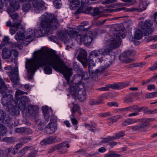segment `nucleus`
<instances>
[{
    "label": "nucleus",
    "mask_w": 157,
    "mask_h": 157,
    "mask_svg": "<svg viewBox=\"0 0 157 157\" xmlns=\"http://www.w3.org/2000/svg\"><path fill=\"white\" fill-rule=\"evenodd\" d=\"M89 24V22L88 21H86L82 22L80 25L81 27H84L86 26L87 25Z\"/></svg>",
    "instance_id": "nucleus-63"
},
{
    "label": "nucleus",
    "mask_w": 157,
    "mask_h": 157,
    "mask_svg": "<svg viewBox=\"0 0 157 157\" xmlns=\"http://www.w3.org/2000/svg\"><path fill=\"white\" fill-rule=\"evenodd\" d=\"M28 100L26 96L23 97L19 103V108L23 111L25 109V102Z\"/></svg>",
    "instance_id": "nucleus-19"
},
{
    "label": "nucleus",
    "mask_w": 157,
    "mask_h": 157,
    "mask_svg": "<svg viewBox=\"0 0 157 157\" xmlns=\"http://www.w3.org/2000/svg\"><path fill=\"white\" fill-rule=\"evenodd\" d=\"M58 150L57 146V145H56L52 147H51L50 149H49L48 152L49 153H51L55 150Z\"/></svg>",
    "instance_id": "nucleus-49"
},
{
    "label": "nucleus",
    "mask_w": 157,
    "mask_h": 157,
    "mask_svg": "<svg viewBox=\"0 0 157 157\" xmlns=\"http://www.w3.org/2000/svg\"><path fill=\"white\" fill-rule=\"evenodd\" d=\"M84 125L85 128L89 130L94 132L96 130L94 129V127L93 125H90L88 124H85Z\"/></svg>",
    "instance_id": "nucleus-39"
},
{
    "label": "nucleus",
    "mask_w": 157,
    "mask_h": 157,
    "mask_svg": "<svg viewBox=\"0 0 157 157\" xmlns=\"http://www.w3.org/2000/svg\"><path fill=\"white\" fill-rule=\"evenodd\" d=\"M146 63L145 62H142L135 63L134 65V66L135 67H142L145 65Z\"/></svg>",
    "instance_id": "nucleus-44"
},
{
    "label": "nucleus",
    "mask_w": 157,
    "mask_h": 157,
    "mask_svg": "<svg viewBox=\"0 0 157 157\" xmlns=\"http://www.w3.org/2000/svg\"><path fill=\"white\" fill-rule=\"evenodd\" d=\"M139 114V113L138 112H133L131 113H129L128 116L129 117H134L138 115Z\"/></svg>",
    "instance_id": "nucleus-54"
},
{
    "label": "nucleus",
    "mask_w": 157,
    "mask_h": 157,
    "mask_svg": "<svg viewBox=\"0 0 157 157\" xmlns=\"http://www.w3.org/2000/svg\"><path fill=\"white\" fill-rule=\"evenodd\" d=\"M110 88L113 89H119L118 83L109 85Z\"/></svg>",
    "instance_id": "nucleus-53"
},
{
    "label": "nucleus",
    "mask_w": 157,
    "mask_h": 157,
    "mask_svg": "<svg viewBox=\"0 0 157 157\" xmlns=\"http://www.w3.org/2000/svg\"><path fill=\"white\" fill-rule=\"evenodd\" d=\"M10 4L14 10H17L20 7L19 2L16 0H10Z\"/></svg>",
    "instance_id": "nucleus-24"
},
{
    "label": "nucleus",
    "mask_w": 157,
    "mask_h": 157,
    "mask_svg": "<svg viewBox=\"0 0 157 157\" xmlns=\"http://www.w3.org/2000/svg\"><path fill=\"white\" fill-rule=\"evenodd\" d=\"M121 116L118 115L116 117H113L110 118H109L108 120L110 122L113 123L116 122L118 119L121 118Z\"/></svg>",
    "instance_id": "nucleus-35"
},
{
    "label": "nucleus",
    "mask_w": 157,
    "mask_h": 157,
    "mask_svg": "<svg viewBox=\"0 0 157 157\" xmlns=\"http://www.w3.org/2000/svg\"><path fill=\"white\" fill-rule=\"evenodd\" d=\"M22 145L23 144L21 143L17 144L14 147L15 150H18L19 148H20L22 147Z\"/></svg>",
    "instance_id": "nucleus-57"
},
{
    "label": "nucleus",
    "mask_w": 157,
    "mask_h": 157,
    "mask_svg": "<svg viewBox=\"0 0 157 157\" xmlns=\"http://www.w3.org/2000/svg\"><path fill=\"white\" fill-rule=\"evenodd\" d=\"M157 96V91L147 94L145 97L147 98H151Z\"/></svg>",
    "instance_id": "nucleus-37"
},
{
    "label": "nucleus",
    "mask_w": 157,
    "mask_h": 157,
    "mask_svg": "<svg viewBox=\"0 0 157 157\" xmlns=\"http://www.w3.org/2000/svg\"><path fill=\"white\" fill-rule=\"evenodd\" d=\"M2 53V56L4 59L9 58L11 57V50L6 48L3 49Z\"/></svg>",
    "instance_id": "nucleus-25"
},
{
    "label": "nucleus",
    "mask_w": 157,
    "mask_h": 157,
    "mask_svg": "<svg viewBox=\"0 0 157 157\" xmlns=\"http://www.w3.org/2000/svg\"><path fill=\"white\" fill-rule=\"evenodd\" d=\"M25 28L22 31H18L15 36V39L18 42L21 44H27L31 42L34 37V32L31 29H29L26 31L25 35Z\"/></svg>",
    "instance_id": "nucleus-8"
},
{
    "label": "nucleus",
    "mask_w": 157,
    "mask_h": 157,
    "mask_svg": "<svg viewBox=\"0 0 157 157\" xmlns=\"http://www.w3.org/2000/svg\"><path fill=\"white\" fill-rule=\"evenodd\" d=\"M135 55L134 52L132 51L124 52L120 55L119 59L123 63H129L132 61V59H130L129 57L133 56Z\"/></svg>",
    "instance_id": "nucleus-13"
},
{
    "label": "nucleus",
    "mask_w": 157,
    "mask_h": 157,
    "mask_svg": "<svg viewBox=\"0 0 157 157\" xmlns=\"http://www.w3.org/2000/svg\"><path fill=\"white\" fill-rule=\"evenodd\" d=\"M152 24L150 21H146L140 22L138 28L136 29L134 33V38L135 40H140L143 36H147L151 33L152 30L151 27Z\"/></svg>",
    "instance_id": "nucleus-6"
},
{
    "label": "nucleus",
    "mask_w": 157,
    "mask_h": 157,
    "mask_svg": "<svg viewBox=\"0 0 157 157\" xmlns=\"http://www.w3.org/2000/svg\"><path fill=\"white\" fill-rule=\"evenodd\" d=\"M151 119L149 118H144L142 119H136L137 121V122H141L142 124H144V127L146 126V125L145 124L146 123L149 122L151 121Z\"/></svg>",
    "instance_id": "nucleus-31"
},
{
    "label": "nucleus",
    "mask_w": 157,
    "mask_h": 157,
    "mask_svg": "<svg viewBox=\"0 0 157 157\" xmlns=\"http://www.w3.org/2000/svg\"><path fill=\"white\" fill-rule=\"evenodd\" d=\"M148 4L146 2L144 1L140 2L138 8L133 7L129 9H125V10L127 12H132L135 11H137L138 12H141L145 10Z\"/></svg>",
    "instance_id": "nucleus-15"
},
{
    "label": "nucleus",
    "mask_w": 157,
    "mask_h": 157,
    "mask_svg": "<svg viewBox=\"0 0 157 157\" xmlns=\"http://www.w3.org/2000/svg\"><path fill=\"white\" fill-rule=\"evenodd\" d=\"M57 129V121L56 119H51L47 126L46 130L48 134H52Z\"/></svg>",
    "instance_id": "nucleus-14"
},
{
    "label": "nucleus",
    "mask_w": 157,
    "mask_h": 157,
    "mask_svg": "<svg viewBox=\"0 0 157 157\" xmlns=\"http://www.w3.org/2000/svg\"><path fill=\"white\" fill-rule=\"evenodd\" d=\"M89 105H98L97 100L93 99H90L89 101Z\"/></svg>",
    "instance_id": "nucleus-46"
},
{
    "label": "nucleus",
    "mask_w": 157,
    "mask_h": 157,
    "mask_svg": "<svg viewBox=\"0 0 157 157\" xmlns=\"http://www.w3.org/2000/svg\"><path fill=\"white\" fill-rule=\"evenodd\" d=\"M43 21L41 22V28L38 30H33L34 32V36H42L48 34L52 26L56 27L58 23L55 16L50 13H44L42 15Z\"/></svg>",
    "instance_id": "nucleus-3"
},
{
    "label": "nucleus",
    "mask_w": 157,
    "mask_h": 157,
    "mask_svg": "<svg viewBox=\"0 0 157 157\" xmlns=\"http://www.w3.org/2000/svg\"><path fill=\"white\" fill-rule=\"evenodd\" d=\"M6 26L10 27V32L11 35H13L17 31H22L24 30V26L20 23L14 22L12 24L10 21L6 23Z\"/></svg>",
    "instance_id": "nucleus-12"
},
{
    "label": "nucleus",
    "mask_w": 157,
    "mask_h": 157,
    "mask_svg": "<svg viewBox=\"0 0 157 157\" xmlns=\"http://www.w3.org/2000/svg\"><path fill=\"white\" fill-rule=\"evenodd\" d=\"M7 87L5 85L3 80L0 79V93L2 94V103L4 105L6 106L10 112H16L18 108L16 107V103L13 100V97L11 95L3 94L7 90Z\"/></svg>",
    "instance_id": "nucleus-5"
},
{
    "label": "nucleus",
    "mask_w": 157,
    "mask_h": 157,
    "mask_svg": "<svg viewBox=\"0 0 157 157\" xmlns=\"http://www.w3.org/2000/svg\"><path fill=\"white\" fill-rule=\"evenodd\" d=\"M133 100L130 97H127L125 98L124 102L126 104H129L133 102Z\"/></svg>",
    "instance_id": "nucleus-43"
},
{
    "label": "nucleus",
    "mask_w": 157,
    "mask_h": 157,
    "mask_svg": "<svg viewBox=\"0 0 157 157\" xmlns=\"http://www.w3.org/2000/svg\"><path fill=\"white\" fill-rule=\"evenodd\" d=\"M28 147H27L22 148L21 151H20L18 153L19 156L21 157L23 156L28 151Z\"/></svg>",
    "instance_id": "nucleus-38"
},
{
    "label": "nucleus",
    "mask_w": 157,
    "mask_h": 157,
    "mask_svg": "<svg viewBox=\"0 0 157 157\" xmlns=\"http://www.w3.org/2000/svg\"><path fill=\"white\" fill-rule=\"evenodd\" d=\"M37 155V152L35 151H33L29 153L27 157H35Z\"/></svg>",
    "instance_id": "nucleus-47"
},
{
    "label": "nucleus",
    "mask_w": 157,
    "mask_h": 157,
    "mask_svg": "<svg viewBox=\"0 0 157 157\" xmlns=\"http://www.w3.org/2000/svg\"><path fill=\"white\" fill-rule=\"evenodd\" d=\"M3 140L8 143H10L12 142V138L10 137L5 138Z\"/></svg>",
    "instance_id": "nucleus-60"
},
{
    "label": "nucleus",
    "mask_w": 157,
    "mask_h": 157,
    "mask_svg": "<svg viewBox=\"0 0 157 157\" xmlns=\"http://www.w3.org/2000/svg\"><path fill=\"white\" fill-rule=\"evenodd\" d=\"M30 137L25 138H24L21 139V141L23 143H25L28 142L30 140Z\"/></svg>",
    "instance_id": "nucleus-52"
},
{
    "label": "nucleus",
    "mask_w": 157,
    "mask_h": 157,
    "mask_svg": "<svg viewBox=\"0 0 157 157\" xmlns=\"http://www.w3.org/2000/svg\"><path fill=\"white\" fill-rule=\"evenodd\" d=\"M58 150L61 149L62 148L66 147L68 148L69 147V145L66 142L61 143L59 144L56 145Z\"/></svg>",
    "instance_id": "nucleus-33"
},
{
    "label": "nucleus",
    "mask_w": 157,
    "mask_h": 157,
    "mask_svg": "<svg viewBox=\"0 0 157 157\" xmlns=\"http://www.w3.org/2000/svg\"><path fill=\"white\" fill-rule=\"evenodd\" d=\"M53 4L56 8H59L62 5L61 1L60 0L55 1L53 2Z\"/></svg>",
    "instance_id": "nucleus-42"
},
{
    "label": "nucleus",
    "mask_w": 157,
    "mask_h": 157,
    "mask_svg": "<svg viewBox=\"0 0 157 157\" xmlns=\"http://www.w3.org/2000/svg\"><path fill=\"white\" fill-rule=\"evenodd\" d=\"M6 128L2 124H0V135H4L6 132Z\"/></svg>",
    "instance_id": "nucleus-36"
},
{
    "label": "nucleus",
    "mask_w": 157,
    "mask_h": 157,
    "mask_svg": "<svg viewBox=\"0 0 157 157\" xmlns=\"http://www.w3.org/2000/svg\"><path fill=\"white\" fill-rule=\"evenodd\" d=\"M10 40V39L9 37L7 36H5L3 39V41L5 44H7L9 43Z\"/></svg>",
    "instance_id": "nucleus-61"
},
{
    "label": "nucleus",
    "mask_w": 157,
    "mask_h": 157,
    "mask_svg": "<svg viewBox=\"0 0 157 157\" xmlns=\"http://www.w3.org/2000/svg\"><path fill=\"white\" fill-rule=\"evenodd\" d=\"M137 122V121L136 119L131 118H128L122 122V124L124 126L136 123Z\"/></svg>",
    "instance_id": "nucleus-23"
},
{
    "label": "nucleus",
    "mask_w": 157,
    "mask_h": 157,
    "mask_svg": "<svg viewBox=\"0 0 157 157\" xmlns=\"http://www.w3.org/2000/svg\"><path fill=\"white\" fill-rule=\"evenodd\" d=\"M38 109L36 106L32 105L29 106V112L31 114H35L38 112Z\"/></svg>",
    "instance_id": "nucleus-26"
},
{
    "label": "nucleus",
    "mask_w": 157,
    "mask_h": 157,
    "mask_svg": "<svg viewBox=\"0 0 157 157\" xmlns=\"http://www.w3.org/2000/svg\"><path fill=\"white\" fill-rule=\"evenodd\" d=\"M89 77V74L87 73L86 72H82L81 75V78H82L83 79H88ZM80 77L79 75H75L74 77V79H80Z\"/></svg>",
    "instance_id": "nucleus-21"
},
{
    "label": "nucleus",
    "mask_w": 157,
    "mask_h": 157,
    "mask_svg": "<svg viewBox=\"0 0 157 157\" xmlns=\"http://www.w3.org/2000/svg\"><path fill=\"white\" fill-rule=\"evenodd\" d=\"M143 128H144V124H137L130 127L131 129L133 131H140Z\"/></svg>",
    "instance_id": "nucleus-27"
},
{
    "label": "nucleus",
    "mask_w": 157,
    "mask_h": 157,
    "mask_svg": "<svg viewBox=\"0 0 157 157\" xmlns=\"http://www.w3.org/2000/svg\"><path fill=\"white\" fill-rule=\"evenodd\" d=\"M137 105L130 106L124 108H119L118 109V112L121 113H124L128 111L135 110L137 109Z\"/></svg>",
    "instance_id": "nucleus-17"
},
{
    "label": "nucleus",
    "mask_w": 157,
    "mask_h": 157,
    "mask_svg": "<svg viewBox=\"0 0 157 157\" xmlns=\"http://www.w3.org/2000/svg\"><path fill=\"white\" fill-rule=\"evenodd\" d=\"M69 92L74 98H77L80 101H83L86 97L85 84L81 81L71 86Z\"/></svg>",
    "instance_id": "nucleus-7"
},
{
    "label": "nucleus",
    "mask_w": 157,
    "mask_h": 157,
    "mask_svg": "<svg viewBox=\"0 0 157 157\" xmlns=\"http://www.w3.org/2000/svg\"><path fill=\"white\" fill-rule=\"evenodd\" d=\"M11 55H13L14 57L17 56L18 55V52L15 50H11Z\"/></svg>",
    "instance_id": "nucleus-51"
},
{
    "label": "nucleus",
    "mask_w": 157,
    "mask_h": 157,
    "mask_svg": "<svg viewBox=\"0 0 157 157\" xmlns=\"http://www.w3.org/2000/svg\"><path fill=\"white\" fill-rule=\"evenodd\" d=\"M24 94V92L20 90H17L15 93V98L17 100H19V98L18 97L20 95L22 94Z\"/></svg>",
    "instance_id": "nucleus-41"
},
{
    "label": "nucleus",
    "mask_w": 157,
    "mask_h": 157,
    "mask_svg": "<svg viewBox=\"0 0 157 157\" xmlns=\"http://www.w3.org/2000/svg\"><path fill=\"white\" fill-rule=\"evenodd\" d=\"M43 67L46 74H52V67L56 71L63 73L67 83L69 84V78L72 75V69L66 66L62 60L57 55L45 53L38 50L34 52L33 59L28 60L26 64L27 71L32 73L39 68Z\"/></svg>",
    "instance_id": "nucleus-1"
},
{
    "label": "nucleus",
    "mask_w": 157,
    "mask_h": 157,
    "mask_svg": "<svg viewBox=\"0 0 157 157\" xmlns=\"http://www.w3.org/2000/svg\"><path fill=\"white\" fill-rule=\"evenodd\" d=\"M42 108L44 118L46 121H48L49 117V113L51 110L50 109H49L48 107L46 106H43Z\"/></svg>",
    "instance_id": "nucleus-20"
},
{
    "label": "nucleus",
    "mask_w": 157,
    "mask_h": 157,
    "mask_svg": "<svg viewBox=\"0 0 157 157\" xmlns=\"http://www.w3.org/2000/svg\"><path fill=\"white\" fill-rule=\"evenodd\" d=\"M56 137V136H49L42 140L40 142V144L42 145L52 144L55 142Z\"/></svg>",
    "instance_id": "nucleus-16"
},
{
    "label": "nucleus",
    "mask_w": 157,
    "mask_h": 157,
    "mask_svg": "<svg viewBox=\"0 0 157 157\" xmlns=\"http://www.w3.org/2000/svg\"><path fill=\"white\" fill-rule=\"evenodd\" d=\"M27 3L24 4L22 7V10L24 12H27L34 7L35 10H40L44 5V2L42 0H32L30 2L27 1Z\"/></svg>",
    "instance_id": "nucleus-10"
},
{
    "label": "nucleus",
    "mask_w": 157,
    "mask_h": 157,
    "mask_svg": "<svg viewBox=\"0 0 157 157\" xmlns=\"http://www.w3.org/2000/svg\"><path fill=\"white\" fill-rule=\"evenodd\" d=\"M120 156V155L117 154L114 152L110 151L106 154L105 157H119Z\"/></svg>",
    "instance_id": "nucleus-34"
},
{
    "label": "nucleus",
    "mask_w": 157,
    "mask_h": 157,
    "mask_svg": "<svg viewBox=\"0 0 157 157\" xmlns=\"http://www.w3.org/2000/svg\"><path fill=\"white\" fill-rule=\"evenodd\" d=\"M76 112H78V113L79 114H81L79 106L77 105H74L72 110V114L71 116L72 117H73V114Z\"/></svg>",
    "instance_id": "nucleus-30"
},
{
    "label": "nucleus",
    "mask_w": 157,
    "mask_h": 157,
    "mask_svg": "<svg viewBox=\"0 0 157 157\" xmlns=\"http://www.w3.org/2000/svg\"><path fill=\"white\" fill-rule=\"evenodd\" d=\"M15 131L16 132L20 134H22L24 133L26 134L28 133L31 134L32 132V131L31 129L25 128H16L15 129Z\"/></svg>",
    "instance_id": "nucleus-18"
},
{
    "label": "nucleus",
    "mask_w": 157,
    "mask_h": 157,
    "mask_svg": "<svg viewBox=\"0 0 157 157\" xmlns=\"http://www.w3.org/2000/svg\"><path fill=\"white\" fill-rule=\"evenodd\" d=\"M109 86H106L105 87L100 88L99 89V90H109Z\"/></svg>",
    "instance_id": "nucleus-55"
},
{
    "label": "nucleus",
    "mask_w": 157,
    "mask_h": 157,
    "mask_svg": "<svg viewBox=\"0 0 157 157\" xmlns=\"http://www.w3.org/2000/svg\"><path fill=\"white\" fill-rule=\"evenodd\" d=\"M147 89L148 90L151 91L155 89V86L154 84H150L147 86Z\"/></svg>",
    "instance_id": "nucleus-50"
},
{
    "label": "nucleus",
    "mask_w": 157,
    "mask_h": 157,
    "mask_svg": "<svg viewBox=\"0 0 157 157\" xmlns=\"http://www.w3.org/2000/svg\"><path fill=\"white\" fill-rule=\"evenodd\" d=\"M110 141V140L108 138L103 139L101 141V144H106L108 143Z\"/></svg>",
    "instance_id": "nucleus-56"
},
{
    "label": "nucleus",
    "mask_w": 157,
    "mask_h": 157,
    "mask_svg": "<svg viewBox=\"0 0 157 157\" xmlns=\"http://www.w3.org/2000/svg\"><path fill=\"white\" fill-rule=\"evenodd\" d=\"M154 21L157 25V12L155 13L154 14Z\"/></svg>",
    "instance_id": "nucleus-62"
},
{
    "label": "nucleus",
    "mask_w": 157,
    "mask_h": 157,
    "mask_svg": "<svg viewBox=\"0 0 157 157\" xmlns=\"http://www.w3.org/2000/svg\"><path fill=\"white\" fill-rule=\"evenodd\" d=\"M5 114L1 110H0V120L3 121L5 119Z\"/></svg>",
    "instance_id": "nucleus-48"
},
{
    "label": "nucleus",
    "mask_w": 157,
    "mask_h": 157,
    "mask_svg": "<svg viewBox=\"0 0 157 157\" xmlns=\"http://www.w3.org/2000/svg\"><path fill=\"white\" fill-rule=\"evenodd\" d=\"M105 96V95H102L98 98V99L97 100L98 105L102 104V101L104 99Z\"/></svg>",
    "instance_id": "nucleus-40"
},
{
    "label": "nucleus",
    "mask_w": 157,
    "mask_h": 157,
    "mask_svg": "<svg viewBox=\"0 0 157 157\" xmlns=\"http://www.w3.org/2000/svg\"><path fill=\"white\" fill-rule=\"evenodd\" d=\"M150 71H153L155 70H157V63L154 64L152 66L149 68Z\"/></svg>",
    "instance_id": "nucleus-58"
},
{
    "label": "nucleus",
    "mask_w": 157,
    "mask_h": 157,
    "mask_svg": "<svg viewBox=\"0 0 157 157\" xmlns=\"http://www.w3.org/2000/svg\"><path fill=\"white\" fill-rule=\"evenodd\" d=\"M69 1L70 3L71 8L72 9H75L79 6L80 2L78 0H69Z\"/></svg>",
    "instance_id": "nucleus-22"
},
{
    "label": "nucleus",
    "mask_w": 157,
    "mask_h": 157,
    "mask_svg": "<svg viewBox=\"0 0 157 157\" xmlns=\"http://www.w3.org/2000/svg\"><path fill=\"white\" fill-rule=\"evenodd\" d=\"M68 35L72 41L75 40L80 44H83L86 46L90 45L92 41L93 35L91 31H87L82 35L78 34L75 29H69Z\"/></svg>",
    "instance_id": "nucleus-4"
},
{
    "label": "nucleus",
    "mask_w": 157,
    "mask_h": 157,
    "mask_svg": "<svg viewBox=\"0 0 157 157\" xmlns=\"http://www.w3.org/2000/svg\"><path fill=\"white\" fill-rule=\"evenodd\" d=\"M143 111L144 113L148 114H154L157 113V109H155L153 110H148L146 107H143Z\"/></svg>",
    "instance_id": "nucleus-32"
},
{
    "label": "nucleus",
    "mask_w": 157,
    "mask_h": 157,
    "mask_svg": "<svg viewBox=\"0 0 157 157\" xmlns=\"http://www.w3.org/2000/svg\"><path fill=\"white\" fill-rule=\"evenodd\" d=\"M107 105L109 107H111L112 106L118 107L119 105L118 103L115 102H108L107 103Z\"/></svg>",
    "instance_id": "nucleus-45"
},
{
    "label": "nucleus",
    "mask_w": 157,
    "mask_h": 157,
    "mask_svg": "<svg viewBox=\"0 0 157 157\" xmlns=\"http://www.w3.org/2000/svg\"><path fill=\"white\" fill-rule=\"evenodd\" d=\"M91 51L89 54L88 59H87V53L85 50L83 49H80L79 54L78 55L77 59L78 60L82 63L84 67H86L88 64V67L89 69H91L92 68L93 66L96 65V63L98 60L100 62H101L103 61L102 60V58L101 56H100L99 58H97L95 62L94 63V64L92 65L90 64V62L89 56L90 54L92 52Z\"/></svg>",
    "instance_id": "nucleus-9"
},
{
    "label": "nucleus",
    "mask_w": 157,
    "mask_h": 157,
    "mask_svg": "<svg viewBox=\"0 0 157 157\" xmlns=\"http://www.w3.org/2000/svg\"><path fill=\"white\" fill-rule=\"evenodd\" d=\"M124 131H121L118 133H116L114 136L111 137V139L113 140L119 139L124 136Z\"/></svg>",
    "instance_id": "nucleus-29"
},
{
    "label": "nucleus",
    "mask_w": 157,
    "mask_h": 157,
    "mask_svg": "<svg viewBox=\"0 0 157 157\" xmlns=\"http://www.w3.org/2000/svg\"><path fill=\"white\" fill-rule=\"evenodd\" d=\"M114 35L107 41L105 44L104 50L101 49L93 51L90 54L89 59L90 64H94L97 58L101 56V58L108 56V59L103 61L104 66H101L96 71L97 73H102L105 70L109 67L114 61L115 56L113 50L118 48L121 44V40L120 38H124L126 36V32L124 29L115 31Z\"/></svg>",
    "instance_id": "nucleus-2"
},
{
    "label": "nucleus",
    "mask_w": 157,
    "mask_h": 157,
    "mask_svg": "<svg viewBox=\"0 0 157 157\" xmlns=\"http://www.w3.org/2000/svg\"><path fill=\"white\" fill-rule=\"evenodd\" d=\"M98 151L100 152H104L106 151V149L104 147H102L99 148L98 149Z\"/></svg>",
    "instance_id": "nucleus-64"
},
{
    "label": "nucleus",
    "mask_w": 157,
    "mask_h": 157,
    "mask_svg": "<svg viewBox=\"0 0 157 157\" xmlns=\"http://www.w3.org/2000/svg\"><path fill=\"white\" fill-rule=\"evenodd\" d=\"M10 16L13 20L14 22L21 23V20L20 19H18V15L17 13L13 14L10 15Z\"/></svg>",
    "instance_id": "nucleus-28"
},
{
    "label": "nucleus",
    "mask_w": 157,
    "mask_h": 157,
    "mask_svg": "<svg viewBox=\"0 0 157 157\" xmlns=\"http://www.w3.org/2000/svg\"><path fill=\"white\" fill-rule=\"evenodd\" d=\"M4 69L6 70H11L9 73V77L12 82L14 85L17 84L19 80L18 67L17 65H16L13 69H12L11 66L5 67Z\"/></svg>",
    "instance_id": "nucleus-11"
},
{
    "label": "nucleus",
    "mask_w": 157,
    "mask_h": 157,
    "mask_svg": "<svg viewBox=\"0 0 157 157\" xmlns=\"http://www.w3.org/2000/svg\"><path fill=\"white\" fill-rule=\"evenodd\" d=\"M119 88H122L125 86H127V85L125 83H118Z\"/></svg>",
    "instance_id": "nucleus-59"
}]
</instances>
